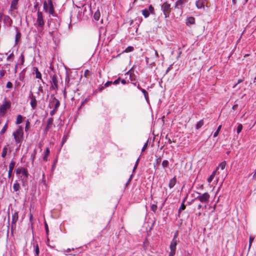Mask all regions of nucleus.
<instances>
[{
	"label": "nucleus",
	"instance_id": "obj_32",
	"mask_svg": "<svg viewBox=\"0 0 256 256\" xmlns=\"http://www.w3.org/2000/svg\"><path fill=\"white\" fill-rule=\"evenodd\" d=\"M50 151L48 148H47L46 149V150L45 152L44 156L43 157L44 160V161H47L48 160L47 157L50 154Z\"/></svg>",
	"mask_w": 256,
	"mask_h": 256
},
{
	"label": "nucleus",
	"instance_id": "obj_57",
	"mask_svg": "<svg viewBox=\"0 0 256 256\" xmlns=\"http://www.w3.org/2000/svg\"><path fill=\"white\" fill-rule=\"evenodd\" d=\"M176 252L175 251H170L169 253L168 256H174Z\"/></svg>",
	"mask_w": 256,
	"mask_h": 256
},
{
	"label": "nucleus",
	"instance_id": "obj_54",
	"mask_svg": "<svg viewBox=\"0 0 256 256\" xmlns=\"http://www.w3.org/2000/svg\"><path fill=\"white\" fill-rule=\"evenodd\" d=\"M112 84V82H111V81H108V82H107L104 84V86H110Z\"/></svg>",
	"mask_w": 256,
	"mask_h": 256
},
{
	"label": "nucleus",
	"instance_id": "obj_30",
	"mask_svg": "<svg viewBox=\"0 0 256 256\" xmlns=\"http://www.w3.org/2000/svg\"><path fill=\"white\" fill-rule=\"evenodd\" d=\"M100 16V12L98 10L94 14V18L95 20H98Z\"/></svg>",
	"mask_w": 256,
	"mask_h": 256
},
{
	"label": "nucleus",
	"instance_id": "obj_19",
	"mask_svg": "<svg viewBox=\"0 0 256 256\" xmlns=\"http://www.w3.org/2000/svg\"><path fill=\"white\" fill-rule=\"evenodd\" d=\"M19 0H12L10 4V10H14L17 9V4Z\"/></svg>",
	"mask_w": 256,
	"mask_h": 256
},
{
	"label": "nucleus",
	"instance_id": "obj_20",
	"mask_svg": "<svg viewBox=\"0 0 256 256\" xmlns=\"http://www.w3.org/2000/svg\"><path fill=\"white\" fill-rule=\"evenodd\" d=\"M196 6L198 8H204V3L202 0H198L196 2Z\"/></svg>",
	"mask_w": 256,
	"mask_h": 256
},
{
	"label": "nucleus",
	"instance_id": "obj_24",
	"mask_svg": "<svg viewBox=\"0 0 256 256\" xmlns=\"http://www.w3.org/2000/svg\"><path fill=\"white\" fill-rule=\"evenodd\" d=\"M4 20L5 22H8V24L9 26H10L12 22V20L10 18V17L8 16H5Z\"/></svg>",
	"mask_w": 256,
	"mask_h": 256
},
{
	"label": "nucleus",
	"instance_id": "obj_60",
	"mask_svg": "<svg viewBox=\"0 0 256 256\" xmlns=\"http://www.w3.org/2000/svg\"><path fill=\"white\" fill-rule=\"evenodd\" d=\"M160 162V159L159 158V159L156 160V164H159Z\"/></svg>",
	"mask_w": 256,
	"mask_h": 256
},
{
	"label": "nucleus",
	"instance_id": "obj_63",
	"mask_svg": "<svg viewBox=\"0 0 256 256\" xmlns=\"http://www.w3.org/2000/svg\"><path fill=\"white\" fill-rule=\"evenodd\" d=\"M130 78L131 81H133V80H135V78H133L131 75H130Z\"/></svg>",
	"mask_w": 256,
	"mask_h": 256
},
{
	"label": "nucleus",
	"instance_id": "obj_18",
	"mask_svg": "<svg viewBox=\"0 0 256 256\" xmlns=\"http://www.w3.org/2000/svg\"><path fill=\"white\" fill-rule=\"evenodd\" d=\"M53 122H54V119L52 117L50 118L48 120L47 124L45 128V131L46 132H48L49 130L52 128V125H53Z\"/></svg>",
	"mask_w": 256,
	"mask_h": 256
},
{
	"label": "nucleus",
	"instance_id": "obj_1",
	"mask_svg": "<svg viewBox=\"0 0 256 256\" xmlns=\"http://www.w3.org/2000/svg\"><path fill=\"white\" fill-rule=\"evenodd\" d=\"M13 136L16 144H20L22 142L24 139V132L22 126H18V128L14 132Z\"/></svg>",
	"mask_w": 256,
	"mask_h": 256
},
{
	"label": "nucleus",
	"instance_id": "obj_28",
	"mask_svg": "<svg viewBox=\"0 0 256 256\" xmlns=\"http://www.w3.org/2000/svg\"><path fill=\"white\" fill-rule=\"evenodd\" d=\"M186 198V197L184 198V200H183L182 202L180 208H179L178 214H180L182 210H184L186 209V206L184 205V202Z\"/></svg>",
	"mask_w": 256,
	"mask_h": 256
},
{
	"label": "nucleus",
	"instance_id": "obj_55",
	"mask_svg": "<svg viewBox=\"0 0 256 256\" xmlns=\"http://www.w3.org/2000/svg\"><path fill=\"white\" fill-rule=\"evenodd\" d=\"M120 78L119 77L118 79H116V80H115L112 83L114 84H118L119 82H120Z\"/></svg>",
	"mask_w": 256,
	"mask_h": 256
},
{
	"label": "nucleus",
	"instance_id": "obj_12",
	"mask_svg": "<svg viewBox=\"0 0 256 256\" xmlns=\"http://www.w3.org/2000/svg\"><path fill=\"white\" fill-rule=\"evenodd\" d=\"M188 2V0H178L175 4L176 8L181 9L184 7V4Z\"/></svg>",
	"mask_w": 256,
	"mask_h": 256
},
{
	"label": "nucleus",
	"instance_id": "obj_11",
	"mask_svg": "<svg viewBox=\"0 0 256 256\" xmlns=\"http://www.w3.org/2000/svg\"><path fill=\"white\" fill-rule=\"evenodd\" d=\"M28 98L30 100V104L31 107L33 109H35L37 106V100L36 96H34L32 92H30Z\"/></svg>",
	"mask_w": 256,
	"mask_h": 256
},
{
	"label": "nucleus",
	"instance_id": "obj_42",
	"mask_svg": "<svg viewBox=\"0 0 256 256\" xmlns=\"http://www.w3.org/2000/svg\"><path fill=\"white\" fill-rule=\"evenodd\" d=\"M254 240V238L252 236H250V238H249L248 250L250 248Z\"/></svg>",
	"mask_w": 256,
	"mask_h": 256
},
{
	"label": "nucleus",
	"instance_id": "obj_38",
	"mask_svg": "<svg viewBox=\"0 0 256 256\" xmlns=\"http://www.w3.org/2000/svg\"><path fill=\"white\" fill-rule=\"evenodd\" d=\"M134 50V48L133 46H128V47H127L126 48V49L124 50V52H132Z\"/></svg>",
	"mask_w": 256,
	"mask_h": 256
},
{
	"label": "nucleus",
	"instance_id": "obj_25",
	"mask_svg": "<svg viewBox=\"0 0 256 256\" xmlns=\"http://www.w3.org/2000/svg\"><path fill=\"white\" fill-rule=\"evenodd\" d=\"M34 70L36 72V78L42 79L41 73L38 71V68L36 67L34 68Z\"/></svg>",
	"mask_w": 256,
	"mask_h": 256
},
{
	"label": "nucleus",
	"instance_id": "obj_23",
	"mask_svg": "<svg viewBox=\"0 0 256 256\" xmlns=\"http://www.w3.org/2000/svg\"><path fill=\"white\" fill-rule=\"evenodd\" d=\"M21 38V33L20 31L17 30L15 38V44H17L20 41Z\"/></svg>",
	"mask_w": 256,
	"mask_h": 256
},
{
	"label": "nucleus",
	"instance_id": "obj_35",
	"mask_svg": "<svg viewBox=\"0 0 256 256\" xmlns=\"http://www.w3.org/2000/svg\"><path fill=\"white\" fill-rule=\"evenodd\" d=\"M22 174L25 176L26 180L28 174V172L26 168H24L22 169Z\"/></svg>",
	"mask_w": 256,
	"mask_h": 256
},
{
	"label": "nucleus",
	"instance_id": "obj_31",
	"mask_svg": "<svg viewBox=\"0 0 256 256\" xmlns=\"http://www.w3.org/2000/svg\"><path fill=\"white\" fill-rule=\"evenodd\" d=\"M7 152H8V148L6 146H4L3 148L2 152V154H1L2 157L4 158L7 154Z\"/></svg>",
	"mask_w": 256,
	"mask_h": 256
},
{
	"label": "nucleus",
	"instance_id": "obj_40",
	"mask_svg": "<svg viewBox=\"0 0 256 256\" xmlns=\"http://www.w3.org/2000/svg\"><path fill=\"white\" fill-rule=\"evenodd\" d=\"M222 125H220L216 130V131L214 133V137H216L218 136V132H220V128H222Z\"/></svg>",
	"mask_w": 256,
	"mask_h": 256
},
{
	"label": "nucleus",
	"instance_id": "obj_3",
	"mask_svg": "<svg viewBox=\"0 0 256 256\" xmlns=\"http://www.w3.org/2000/svg\"><path fill=\"white\" fill-rule=\"evenodd\" d=\"M11 106V102L7 100L6 98H4V102L0 108V114L2 116H4L8 110L10 109Z\"/></svg>",
	"mask_w": 256,
	"mask_h": 256
},
{
	"label": "nucleus",
	"instance_id": "obj_36",
	"mask_svg": "<svg viewBox=\"0 0 256 256\" xmlns=\"http://www.w3.org/2000/svg\"><path fill=\"white\" fill-rule=\"evenodd\" d=\"M34 250L36 252V256H38L39 255L40 253V250H39V247L38 244H36V245H34Z\"/></svg>",
	"mask_w": 256,
	"mask_h": 256
},
{
	"label": "nucleus",
	"instance_id": "obj_9",
	"mask_svg": "<svg viewBox=\"0 0 256 256\" xmlns=\"http://www.w3.org/2000/svg\"><path fill=\"white\" fill-rule=\"evenodd\" d=\"M60 105V101L54 96H51L50 100V107H54L55 110H58Z\"/></svg>",
	"mask_w": 256,
	"mask_h": 256
},
{
	"label": "nucleus",
	"instance_id": "obj_47",
	"mask_svg": "<svg viewBox=\"0 0 256 256\" xmlns=\"http://www.w3.org/2000/svg\"><path fill=\"white\" fill-rule=\"evenodd\" d=\"M23 168H16V170H15V172H16V174L18 175L20 174H22V169Z\"/></svg>",
	"mask_w": 256,
	"mask_h": 256
},
{
	"label": "nucleus",
	"instance_id": "obj_52",
	"mask_svg": "<svg viewBox=\"0 0 256 256\" xmlns=\"http://www.w3.org/2000/svg\"><path fill=\"white\" fill-rule=\"evenodd\" d=\"M20 58H21V64H23L24 63V56L23 54H21Z\"/></svg>",
	"mask_w": 256,
	"mask_h": 256
},
{
	"label": "nucleus",
	"instance_id": "obj_5",
	"mask_svg": "<svg viewBox=\"0 0 256 256\" xmlns=\"http://www.w3.org/2000/svg\"><path fill=\"white\" fill-rule=\"evenodd\" d=\"M152 58H146V62L147 64L152 65L155 63L157 59L159 58L158 54L156 50H154L152 52Z\"/></svg>",
	"mask_w": 256,
	"mask_h": 256
},
{
	"label": "nucleus",
	"instance_id": "obj_59",
	"mask_svg": "<svg viewBox=\"0 0 256 256\" xmlns=\"http://www.w3.org/2000/svg\"><path fill=\"white\" fill-rule=\"evenodd\" d=\"M88 101V99H85L81 104L80 107H82L86 102Z\"/></svg>",
	"mask_w": 256,
	"mask_h": 256
},
{
	"label": "nucleus",
	"instance_id": "obj_21",
	"mask_svg": "<svg viewBox=\"0 0 256 256\" xmlns=\"http://www.w3.org/2000/svg\"><path fill=\"white\" fill-rule=\"evenodd\" d=\"M176 176H174L172 178L169 182L168 186L170 188H172L176 184Z\"/></svg>",
	"mask_w": 256,
	"mask_h": 256
},
{
	"label": "nucleus",
	"instance_id": "obj_15",
	"mask_svg": "<svg viewBox=\"0 0 256 256\" xmlns=\"http://www.w3.org/2000/svg\"><path fill=\"white\" fill-rule=\"evenodd\" d=\"M10 64H5L0 69V79L2 78L5 74H6V69L7 68L8 70H10L9 67Z\"/></svg>",
	"mask_w": 256,
	"mask_h": 256
},
{
	"label": "nucleus",
	"instance_id": "obj_62",
	"mask_svg": "<svg viewBox=\"0 0 256 256\" xmlns=\"http://www.w3.org/2000/svg\"><path fill=\"white\" fill-rule=\"evenodd\" d=\"M202 208V204H199L198 206V209H200Z\"/></svg>",
	"mask_w": 256,
	"mask_h": 256
},
{
	"label": "nucleus",
	"instance_id": "obj_14",
	"mask_svg": "<svg viewBox=\"0 0 256 256\" xmlns=\"http://www.w3.org/2000/svg\"><path fill=\"white\" fill-rule=\"evenodd\" d=\"M48 11L49 14L54 16V10L52 4V0H48Z\"/></svg>",
	"mask_w": 256,
	"mask_h": 256
},
{
	"label": "nucleus",
	"instance_id": "obj_51",
	"mask_svg": "<svg viewBox=\"0 0 256 256\" xmlns=\"http://www.w3.org/2000/svg\"><path fill=\"white\" fill-rule=\"evenodd\" d=\"M44 227H45L46 233L47 234H48V224H47V223L46 222L44 223Z\"/></svg>",
	"mask_w": 256,
	"mask_h": 256
},
{
	"label": "nucleus",
	"instance_id": "obj_56",
	"mask_svg": "<svg viewBox=\"0 0 256 256\" xmlns=\"http://www.w3.org/2000/svg\"><path fill=\"white\" fill-rule=\"evenodd\" d=\"M166 139L168 140V144H171V143L172 142V140H170V138H168V136H166ZM172 142H174V141H172Z\"/></svg>",
	"mask_w": 256,
	"mask_h": 256
},
{
	"label": "nucleus",
	"instance_id": "obj_10",
	"mask_svg": "<svg viewBox=\"0 0 256 256\" xmlns=\"http://www.w3.org/2000/svg\"><path fill=\"white\" fill-rule=\"evenodd\" d=\"M51 86L50 88L52 90H58V80L56 74L51 76Z\"/></svg>",
	"mask_w": 256,
	"mask_h": 256
},
{
	"label": "nucleus",
	"instance_id": "obj_17",
	"mask_svg": "<svg viewBox=\"0 0 256 256\" xmlns=\"http://www.w3.org/2000/svg\"><path fill=\"white\" fill-rule=\"evenodd\" d=\"M176 235L175 234L174 238L172 240L170 244V250L171 251H175L176 250V246L177 245V242L176 240Z\"/></svg>",
	"mask_w": 256,
	"mask_h": 256
},
{
	"label": "nucleus",
	"instance_id": "obj_4",
	"mask_svg": "<svg viewBox=\"0 0 256 256\" xmlns=\"http://www.w3.org/2000/svg\"><path fill=\"white\" fill-rule=\"evenodd\" d=\"M171 6L168 2H164L162 6V10L164 13L165 18L169 17L171 12Z\"/></svg>",
	"mask_w": 256,
	"mask_h": 256
},
{
	"label": "nucleus",
	"instance_id": "obj_53",
	"mask_svg": "<svg viewBox=\"0 0 256 256\" xmlns=\"http://www.w3.org/2000/svg\"><path fill=\"white\" fill-rule=\"evenodd\" d=\"M56 111H57V110H55L54 108L52 110H51L50 112V115L51 116H54L56 114Z\"/></svg>",
	"mask_w": 256,
	"mask_h": 256
},
{
	"label": "nucleus",
	"instance_id": "obj_39",
	"mask_svg": "<svg viewBox=\"0 0 256 256\" xmlns=\"http://www.w3.org/2000/svg\"><path fill=\"white\" fill-rule=\"evenodd\" d=\"M168 162L167 160H164L162 162V166L164 168H167L168 166Z\"/></svg>",
	"mask_w": 256,
	"mask_h": 256
},
{
	"label": "nucleus",
	"instance_id": "obj_37",
	"mask_svg": "<svg viewBox=\"0 0 256 256\" xmlns=\"http://www.w3.org/2000/svg\"><path fill=\"white\" fill-rule=\"evenodd\" d=\"M14 59V54L12 52L10 54L7 58L6 60L8 61L12 62Z\"/></svg>",
	"mask_w": 256,
	"mask_h": 256
},
{
	"label": "nucleus",
	"instance_id": "obj_46",
	"mask_svg": "<svg viewBox=\"0 0 256 256\" xmlns=\"http://www.w3.org/2000/svg\"><path fill=\"white\" fill-rule=\"evenodd\" d=\"M157 206L155 204H153L152 206H151V210L154 212H155L157 210Z\"/></svg>",
	"mask_w": 256,
	"mask_h": 256
},
{
	"label": "nucleus",
	"instance_id": "obj_50",
	"mask_svg": "<svg viewBox=\"0 0 256 256\" xmlns=\"http://www.w3.org/2000/svg\"><path fill=\"white\" fill-rule=\"evenodd\" d=\"M90 72L88 70H86L84 71V76L85 77H88V76L90 74Z\"/></svg>",
	"mask_w": 256,
	"mask_h": 256
},
{
	"label": "nucleus",
	"instance_id": "obj_49",
	"mask_svg": "<svg viewBox=\"0 0 256 256\" xmlns=\"http://www.w3.org/2000/svg\"><path fill=\"white\" fill-rule=\"evenodd\" d=\"M244 80V78H242V79H239L238 81V82L234 86H233V88H236V86H237V85L240 84V83H241L242 82H243Z\"/></svg>",
	"mask_w": 256,
	"mask_h": 256
},
{
	"label": "nucleus",
	"instance_id": "obj_2",
	"mask_svg": "<svg viewBox=\"0 0 256 256\" xmlns=\"http://www.w3.org/2000/svg\"><path fill=\"white\" fill-rule=\"evenodd\" d=\"M44 16L42 12H40L38 10L37 12V18L36 20V22L34 24V25L38 28H40L42 29L44 28Z\"/></svg>",
	"mask_w": 256,
	"mask_h": 256
},
{
	"label": "nucleus",
	"instance_id": "obj_44",
	"mask_svg": "<svg viewBox=\"0 0 256 256\" xmlns=\"http://www.w3.org/2000/svg\"><path fill=\"white\" fill-rule=\"evenodd\" d=\"M148 146V140L146 141V142L144 144V146H143L142 150V152H144L147 148Z\"/></svg>",
	"mask_w": 256,
	"mask_h": 256
},
{
	"label": "nucleus",
	"instance_id": "obj_13",
	"mask_svg": "<svg viewBox=\"0 0 256 256\" xmlns=\"http://www.w3.org/2000/svg\"><path fill=\"white\" fill-rule=\"evenodd\" d=\"M18 212L14 211L12 214V228L14 226H16V224L18 221Z\"/></svg>",
	"mask_w": 256,
	"mask_h": 256
},
{
	"label": "nucleus",
	"instance_id": "obj_41",
	"mask_svg": "<svg viewBox=\"0 0 256 256\" xmlns=\"http://www.w3.org/2000/svg\"><path fill=\"white\" fill-rule=\"evenodd\" d=\"M30 126V122L29 120H28L26 122V127H25V130L26 132L29 130Z\"/></svg>",
	"mask_w": 256,
	"mask_h": 256
},
{
	"label": "nucleus",
	"instance_id": "obj_22",
	"mask_svg": "<svg viewBox=\"0 0 256 256\" xmlns=\"http://www.w3.org/2000/svg\"><path fill=\"white\" fill-rule=\"evenodd\" d=\"M8 120H7L6 122L5 123L4 125V126L0 130V134L1 135H3L6 132V130L8 129Z\"/></svg>",
	"mask_w": 256,
	"mask_h": 256
},
{
	"label": "nucleus",
	"instance_id": "obj_64",
	"mask_svg": "<svg viewBox=\"0 0 256 256\" xmlns=\"http://www.w3.org/2000/svg\"><path fill=\"white\" fill-rule=\"evenodd\" d=\"M170 70V66L169 68H168L166 70V73Z\"/></svg>",
	"mask_w": 256,
	"mask_h": 256
},
{
	"label": "nucleus",
	"instance_id": "obj_26",
	"mask_svg": "<svg viewBox=\"0 0 256 256\" xmlns=\"http://www.w3.org/2000/svg\"><path fill=\"white\" fill-rule=\"evenodd\" d=\"M195 23V18L194 17H189L187 19L186 24H194Z\"/></svg>",
	"mask_w": 256,
	"mask_h": 256
},
{
	"label": "nucleus",
	"instance_id": "obj_43",
	"mask_svg": "<svg viewBox=\"0 0 256 256\" xmlns=\"http://www.w3.org/2000/svg\"><path fill=\"white\" fill-rule=\"evenodd\" d=\"M242 124H238V126L237 127L236 131L237 133L238 134L242 130Z\"/></svg>",
	"mask_w": 256,
	"mask_h": 256
},
{
	"label": "nucleus",
	"instance_id": "obj_6",
	"mask_svg": "<svg viewBox=\"0 0 256 256\" xmlns=\"http://www.w3.org/2000/svg\"><path fill=\"white\" fill-rule=\"evenodd\" d=\"M142 15L145 18H147L150 16V14H155L154 9L152 5H150L148 8H144L142 11Z\"/></svg>",
	"mask_w": 256,
	"mask_h": 256
},
{
	"label": "nucleus",
	"instance_id": "obj_29",
	"mask_svg": "<svg viewBox=\"0 0 256 256\" xmlns=\"http://www.w3.org/2000/svg\"><path fill=\"white\" fill-rule=\"evenodd\" d=\"M20 185L19 183H18V182H16V183H14V184L13 189H14V191L17 192L20 190Z\"/></svg>",
	"mask_w": 256,
	"mask_h": 256
},
{
	"label": "nucleus",
	"instance_id": "obj_45",
	"mask_svg": "<svg viewBox=\"0 0 256 256\" xmlns=\"http://www.w3.org/2000/svg\"><path fill=\"white\" fill-rule=\"evenodd\" d=\"M48 4H47L46 1H45L44 4V8L46 12L48 11Z\"/></svg>",
	"mask_w": 256,
	"mask_h": 256
},
{
	"label": "nucleus",
	"instance_id": "obj_27",
	"mask_svg": "<svg viewBox=\"0 0 256 256\" xmlns=\"http://www.w3.org/2000/svg\"><path fill=\"white\" fill-rule=\"evenodd\" d=\"M23 120V118L20 114H18L17 116L16 120V124H20L22 122Z\"/></svg>",
	"mask_w": 256,
	"mask_h": 256
},
{
	"label": "nucleus",
	"instance_id": "obj_34",
	"mask_svg": "<svg viewBox=\"0 0 256 256\" xmlns=\"http://www.w3.org/2000/svg\"><path fill=\"white\" fill-rule=\"evenodd\" d=\"M140 90H141V92L143 93L144 96V98H146V100H148V92L144 90V89H143L142 88H140Z\"/></svg>",
	"mask_w": 256,
	"mask_h": 256
},
{
	"label": "nucleus",
	"instance_id": "obj_33",
	"mask_svg": "<svg viewBox=\"0 0 256 256\" xmlns=\"http://www.w3.org/2000/svg\"><path fill=\"white\" fill-rule=\"evenodd\" d=\"M204 125V121L202 120H200L196 124V128L197 130L200 128Z\"/></svg>",
	"mask_w": 256,
	"mask_h": 256
},
{
	"label": "nucleus",
	"instance_id": "obj_7",
	"mask_svg": "<svg viewBox=\"0 0 256 256\" xmlns=\"http://www.w3.org/2000/svg\"><path fill=\"white\" fill-rule=\"evenodd\" d=\"M220 169L221 170H222L224 169V162H222L218 166L216 170H214V172H213L210 176L209 178H208V182L210 183L212 182V180L214 179V176L216 174L217 172L218 174L220 173V172L218 171L220 170Z\"/></svg>",
	"mask_w": 256,
	"mask_h": 256
},
{
	"label": "nucleus",
	"instance_id": "obj_8",
	"mask_svg": "<svg viewBox=\"0 0 256 256\" xmlns=\"http://www.w3.org/2000/svg\"><path fill=\"white\" fill-rule=\"evenodd\" d=\"M200 194L196 199L198 200L201 202L207 204L209 202L210 196L208 192H205L202 194Z\"/></svg>",
	"mask_w": 256,
	"mask_h": 256
},
{
	"label": "nucleus",
	"instance_id": "obj_58",
	"mask_svg": "<svg viewBox=\"0 0 256 256\" xmlns=\"http://www.w3.org/2000/svg\"><path fill=\"white\" fill-rule=\"evenodd\" d=\"M121 82H122V84H128V81H127V80H125L123 79V80H121Z\"/></svg>",
	"mask_w": 256,
	"mask_h": 256
},
{
	"label": "nucleus",
	"instance_id": "obj_16",
	"mask_svg": "<svg viewBox=\"0 0 256 256\" xmlns=\"http://www.w3.org/2000/svg\"><path fill=\"white\" fill-rule=\"evenodd\" d=\"M16 162L13 160L10 162L9 164L8 178H10L12 176V170L14 168Z\"/></svg>",
	"mask_w": 256,
	"mask_h": 256
},
{
	"label": "nucleus",
	"instance_id": "obj_48",
	"mask_svg": "<svg viewBox=\"0 0 256 256\" xmlns=\"http://www.w3.org/2000/svg\"><path fill=\"white\" fill-rule=\"evenodd\" d=\"M6 87L8 88H12V84L10 82H8L6 84Z\"/></svg>",
	"mask_w": 256,
	"mask_h": 256
},
{
	"label": "nucleus",
	"instance_id": "obj_61",
	"mask_svg": "<svg viewBox=\"0 0 256 256\" xmlns=\"http://www.w3.org/2000/svg\"><path fill=\"white\" fill-rule=\"evenodd\" d=\"M139 160H140V158H138L137 160H136V164L135 165L138 166V162H139Z\"/></svg>",
	"mask_w": 256,
	"mask_h": 256
}]
</instances>
